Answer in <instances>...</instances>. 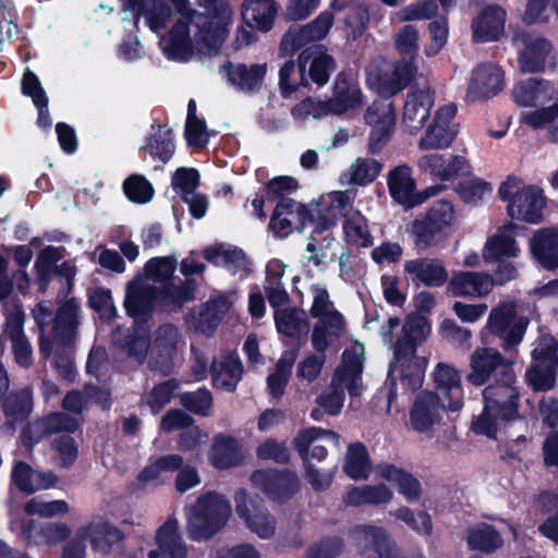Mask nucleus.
<instances>
[{
  "mask_svg": "<svg viewBox=\"0 0 558 558\" xmlns=\"http://www.w3.org/2000/svg\"><path fill=\"white\" fill-rule=\"evenodd\" d=\"M515 380L500 379L487 385L483 390L484 407L482 413L472 422L476 435L497 439L499 430H507L515 423L526 427V421L520 414L521 393Z\"/></svg>",
  "mask_w": 558,
  "mask_h": 558,
  "instance_id": "nucleus-1",
  "label": "nucleus"
},
{
  "mask_svg": "<svg viewBox=\"0 0 558 558\" xmlns=\"http://www.w3.org/2000/svg\"><path fill=\"white\" fill-rule=\"evenodd\" d=\"M337 69L336 59L324 44L305 47L294 60H287L279 71V88L282 97H290L300 87H308L310 82L325 86Z\"/></svg>",
  "mask_w": 558,
  "mask_h": 558,
  "instance_id": "nucleus-2",
  "label": "nucleus"
},
{
  "mask_svg": "<svg viewBox=\"0 0 558 558\" xmlns=\"http://www.w3.org/2000/svg\"><path fill=\"white\" fill-rule=\"evenodd\" d=\"M231 514L229 501L216 492L198 496L187 511V535L192 541L202 542L216 535L228 522Z\"/></svg>",
  "mask_w": 558,
  "mask_h": 558,
  "instance_id": "nucleus-3",
  "label": "nucleus"
},
{
  "mask_svg": "<svg viewBox=\"0 0 558 558\" xmlns=\"http://www.w3.org/2000/svg\"><path fill=\"white\" fill-rule=\"evenodd\" d=\"M498 196L507 203L511 219L537 225L543 220L546 197L542 189L527 185L518 177L509 175L498 189Z\"/></svg>",
  "mask_w": 558,
  "mask_h": 558,
  "instance_id": "nucleus-4",
  "label": "nucleus"
},
{
  "mask_svg": "<svg viewBox=\"0 0 558 558\" xmlns=\"http://www.w3.org/2000/svg\"><path fill=\"white\" fill-rule=\"evenodd\" d=\"M454 222L456 210L450 201L433 202L427 211L412 222L411 233L415 246L420 250L437 246L449 235Z\"/></svg>",
  "mask_w": 558,
  "mask_h": 558,
  "instance_id": "nucleus-5",
  "label": "nucleus"
},
{
  "mask_svg": "<svg viewBox=\"0 0 558 558\" xmlns=\"http://www.w3.org/2000/svg\"><path fill=\"white\" fill-rule=\"evenodd\" d=\"M197 3L205 9L204 13L196 11L197 41L209 53L216 54L229 34L232 21L230 4L225 0H197Z\"/></svg>",
  "mask_w": 558,
  "mask_h": 558,
  "instance_id": "nucleus-6",
  "label": "nucleus"
},
{
  "mask_svg": "<svg viewBox=\"0 0 558 558\" xmlns=\"http://www.w3.org/2000/svg\"><path fill=\"white\" fill-rule=\"evenodd\" d=\"M529 324L526 316L518 314V303L506 301L492 308L486 327L502 340V349L509 351L522 342Z\"/></svg>",
  "mask_w": 558,
  "mask_h": 558,
  "instance_id": "nucleus-7",
  "label": "nucleus"
},
{
  "mask_svg": "<svg viewBox=\"0 0 558 558\" xmlns=\"http://www.w3.org/2000/svg\"><path fill=\"white\" fill-rule=\"evenodd\" d=\"M470 367L465 379L475 387L485 385L492 376L494 381L515 380L513 363L494 348H476L471 354Z\"/></svg>",
  "mask_w": 558,
  "mask_h": 558,
  "instance_id": "nucleus-8",
  "label": "nucleus"
},
{
  "mask_svg": "<svg viewBox=\"0 0 558 558\" xmlns=\"http://www.w3.org/2000/svg\"><path fill=\"white\" fill-rule=\"evenodd\" d=\"M251 482L278 505L288 502L301 490V481L296 472L290 469H258L252 473Z\"/></svg>",
  "mask_w": 558,
  "mask_h": 558,
  "instance_id": "nucleus-9",
  "label": "nucleus"
},
{
  "mask_svg": "<svg viewBox=\"0 0 558 558\" xmlns=\"http://www.w3.org/2000/svg\"><path fill=\"white\" fill-rule=\"evenodd\" d=\"M387 184L391 198L407 209L423 204L445 189L441 184H435L421 192H416V183L412 177V170L407 165H400L390 170Z\"/></svg>",
  "mask_w": 558,
  "mask_h": 558,
  "instance_id": "nucleus-10",
  "label": "nucleus"
},
{
  "mask_svg": "<svg viewBox=\"0 0 558 558\" xmlns=\"http://www.w3.org/2000/svg\"><path fill=\"white\" fill-rule=\"evenodd\" d=\"M235 512L245 521L247 527L263 539L274 536L276 520L258 497L253 498L246 489L241 488L235 493Z\"/></svg>",
  "mask_w": 558,
  "mask_h": 558,
  "instance_id": "nucleus-11",
  "label": "nucleus"
},
{
  "mask_svg": "<svg viewBox=\"0 0 558 558\" xmlns=\"http://www.w3.org/2000/svg\"><path fill=\"white\" fill-rule=\"evenodd\" d=\"M78 427L77 421L64 412H51L27 422L21 432L22 445L32 450L43 439L58 433H74Z\"/></svg>",
  "mask_w": 558,
  "mask_h": 558,
  "instance_id": "nucleus-12",
  "label": "nucleus"
},
{
  "mask_svg": "<svg viewBox=\"0 0 558 558\" xmlns=\"http://www.w3.org/2000/svg\"><path fill=\"white\" fill-rule=\"evenodd\" d=\"M364 119L372 125L368 136V151L373 155L383 150L390 141L396 123V109L392 102L374 101L367 107Z\"/></svg>",
  "mask_w": 558,
  "mask_h": 558,
  "instance_id": "nucleus-13",
  "label": "nucleus"
},
{
  "mask_svg": "<svg viewBox=\"0 0 558 558\" xmlns=\"http://www.w3.org/2000/svg\"><path fill=\"white\" fill-rule=\"evenodd\" d=\"M457 106L449 104L440 107L420 138L418 147L423 150L448 148L458 135V126L453 123Z\"/></svg>",
  "mask_w": 558,
  "mask_h": 558,
  "instance_id": "nucleus-14",
  "label": "nucleus"
},
{
  "mask_svg": "<svg viewBox=\"0 0 558 558\" xmlns=\"http://www.w3.org/2000/svg\"><path fill=\"white\" fill-rule=\"evenodd\" d=\"M504 87V71L495 64L481 63L472 72L466 99L472 102L485 101L497 96Z\"/></svg>",
  "mask_w": 558,
  "mask_h": 558,
  "instance_id": "nucleus-15",
  "label": "nucleus"
},
{
  "mask_svg": "<svg viewBox=\"0 0 558 558\" xmlns=\"http://www.w3.org/2000/svg\"><path fill=\"white\" fill-rule=\"evenodd\" d=\"M445 411H448L447 404L441 403L438 393L423 390L417 393L410 410V424L415 432H428L440 422Z\"/></svg>",
  "mask_w": 558,
  "mask_h": 558,
  "instance_id": "nucleus-16",
  "label": "nucleus"
},
{
  "mask_svg": "<svg viewBox=\"0 0 558 558\" xmlns=\"http://www.w3.org/2000/svg\"><path fill=\"white\" fill-rule=\"evenodd\" d=\"M0 399V408L5 418V426L15 429L17 425L28 422L34 410V390L32 386L8 391Z\"/></svg>",
  "mask_w": 558,
  "mask_h": 558,
  "instance_id": "nucleus-17",
  "label": "nucleus"
},
{
  "mask_svg": "<svg viewBox=\"0 0 558 558\" xmlns=\"http://www.w3.org/2000/svg\"><path fill=\"white\" fill-rule=\"evenodd\" d=\"M435 92L430 87L411 90L403 107V124L410 134H416L430 117Z\"/></svg>",
  "mask_w": 558,
  "mask_h": 558,
  "instance_id": "nucleus-18",
  "label": "nucleus"
},
{
  "mask_svg": "<svg viewBox=\"0 0 558 558\" xmlns=\"http://www.w3.org/2000/svg\"><path fill=\"white\" fill-rule=\"evenodd\" d=\"M507 12L498 4L484 7L472 21V39L474 43L498 41L505 33Z\"/></svg>",
  "mask_w": 558,
  "mask_h": 558,
  "instance_id": "nucleus-19",
  "label": "nucleus"
},
{
  "mask_svg": "<svg viewBox=\"0 0 558 558\" xmlns=\"http://www.w3.org/2000/svg\"><path fill=\"white\" fill-rule=\"evenodd\" d=\"M417 165L422 171L440 181L470 173L468 160L458 155L427 154L418 159Z\"/></svg>",
  "mask_w": 558,
  "mask_h": 558,
  "instance_id": "nucleus-20",
  "label": "nucleus"
},
{
  "mask_svg": "<svg viewBox=\"0 0 558 558\" xmlns=\"http://www.w3.org/2000/svg\"><path fill=\"white\" fill-rule=\"evenodd\" d=\"M434 383L436 393L440 396L444 402H447L448 411H460L464 400L459 371L448 364L439 363L434 372Z\"/></svg>",
  "mask_w": 558,
  "mask_h": 558,
  "instance_id": "nucleus-21",
  "label": "nucleus"
},
{
  "mask_svg": "<svg viewBox=\"0 0 558 558\" xmlns=\"http://www.w3.org/2000/svg\"><path fill=\"white\" fill-rule=\"evenodd\" d=\"M156 549L148 551V558H186L187 546L179 532L175 518H168L157 530Z\"/></svg>",
  "mask_w": 558,
  "mask_h": 558,
  "instance_id": "nucleus-22",
  "label": "nucleus"
},
{
  "mask_svg": "<svg viewBox=\"0 0 558 558\" xmlns=\"http://www.w3.org/2000/svg\"><path fill=\"white\" fill-rule=\"evenodd\" d=\"M221 71L225 73L227 81L230 85L238 90L254 94L259 92L267 73V65L255 63L247 66L245 63H232L226 61L221 65Z\"/></svg>",
  "mask_w": 558,
  "mask_h": 558,
  "instance_id": "nucleus-23",
  "label": "nucleus"
},
{
  "mask_svg": "<svg viewBox=\"0 0 558 558\" xmlns=\"http://www.w3.org/2000/svg\"><path fill=\"white\" fill-rule=\"evenodd\" d=\"M532 258L548 271L558 269V228L536 230L529 241Z\"/></svg>",
  "mask_w": 558,
  "mask_h": 558,
  "instance_id": "nucleus-24",
  "label": "nucleus"
},
{
  "mask_svg": "<svg viewBox=\"0 0 558 558\" xmlns=\"http://www.w3.org/2000/svg\"><path fill=\"white\" fill-rule=\"evenodd\" d=\"M157 299H159L157 288L130 286L124 299L125 312L134 319L135 325L147 324L153 316Z\"/></svg>",
  "mask_w": 558,
  "mask_h": 558,
  "instance_id": "nucleus-25",
  "label": "nucleus"
},
{
  "mask_svg": "<svg viewBox=\"0 0 558 558\" xmlns=\"http://www.w3.org/2000/svg\"><path fill=\"white\" fill-rule=\"evenodd\" d=\"M404 271L417 281L428 288H440L449 279V274L439 258L418 257L407 260Z\"/></svg>",
  "mask_w": 558,
  "mask_h": 558,
  "instance_id": "nucleus-26",
  "label": "nucleus"
},
{
  "mask_svg": "<svg viewBox=\"0 0 558 558\" xmlns=\"http://www.w3.org/2000/svg\"><path fill=\"white\" fill-rule=\"evenodd\" d=\"M80 305L72 298L65 300L56 311L52 322V337L57 344L70 347L74 343L78 326Z\"/></svg>",
  "mask_w": 558,
  "mask_h": 558,
  "instance_id": "nucleus-27",
  "label": "nucleus"
},
{
  "mask_svg": "<svg viewBox=\"0 0 558 558\" xmlns=\"http://www.w3.org/2000/svg\"><path fill=\"white\" fill-rule=\"evenodd\" d=\"M554 95V84L538 77L521 81L512 89L513 100L520 107H535L550 100Z\"/></svg>",
  "mask_w": 558,
  "mask_h": 558,
  "instance_id": "nucleus-28",
  "label": "nucleus"
},
{
  "mask_svg": "<svg viewBox=\"0 0 558 558\" xmlns=\"http://www.w3.org/2000/svg\"><path fill=\"white\" fill-rule=\"evenodd\" d=\"M377 473L393 485L409 502L417 501L422 497V484L411 472L392 463H379Z\"/></svg>",
  "mask_w": 558,
  "mask_h": 558,
  "instance_id": "nucleus-29",
  "label": "nucleus"
},
{
  "mask_svg": "<svg viewBox=\"0 0 558 558\" xmlns=\"http://www.w3.org/2000/svg\"><path fill=\"white\" fill-rule=\"evenodd\" d=\"M77 536L82 538L89 537L92 548L106 555L124 538L123 532L118 526L105 520L92 522L80 529Z\"/></svg>",
  "mask_w": 558,
  "mask_h": 558,
  "instance_id": "nucleus-30",
  "label": "nucleus"
},
{
  "mask_svg": "<svg viewBox=\"0 0 558 558\" xmlns=\"http://www.w3.org/2000/svg\"><path fill=\"white\" fill-rule=\"evenodd\" d=\"M277 11L274 0H245L241 15L246 26L266 33L272 28Z\"/></svg>",
  "mask_w": 558,
  "mask_h": 558,
  "instance_id": "nucleus-31",
  "label": "nucleus"
},
{
  "mask_svg": "<svg viewBox=\"0 0 558 558\" xmlns=\"http://www.w3.org/2000/svg\"><path fill=\"white\" fill-rule=\"evenodd\" d=\"M492 291L490 276L487 274L461 271L448 282L447 293L451 296L487 295Z\"/></svg>",
  "mask_w": 558,
  "mask_h": 558,
  "instance_id": "nucleus-32",
  "label": "nucleus"
},
{
  "mask_svg": "<svg viewBox=\"0 0 558 558\" xmlns=\"http://www.w3.org/2000/svg\"><path fill=\"white\" fill-rule=\"evenodd\" d=\"M150 129L140 150L148 153L154 160L167 163L175 151L174 133L168 124H151Z\"/></svg>",
  "mask_w": 558,
  "mask_h": 558,
  "instance_id": "nucleus-33",
  "label": "nucleus"
},
{
  "mask_svg": "<svg viewBox=\"0 0 558 558\" xmlns=\"http://www.w3.org/2000/svg\"><path fill=\"white\" fill-rule=\"evenodd\" d=\"M344 326V317L338 310H332L327 317L319 319V322L314 325L311 337L314 350L325 355L332 339L341 337Z\"/></svg>",
  "mask_w": 558,
  "mask_h": 558,
  "instance_id": "nucleus-34",
  "label": "nucleus"
},
{
  "mask_svg": "<svg viewBox=\"0 0 558 558\" xmlns=\"http://www.w3.org/2000/svg\"><path fill=\"white\" fill-rule=\"evenodd\" d=\"M331 98L340 116L349 110L361 108L364 104L359 83L344 72L337 75Z\"/></svg>",
  "mask_w": 558,
  "mask_h": 558,
  "instance_id": "nucleus-35",
  "label": "nucleus"
},
{
  "mask_svg": "<svg viewBox=\"0 0 558 558\" xmlns=\"http://www.w3.org/2000/svg\"><path fill=\"white\" fill-rule=\"evenodd\" d=\"M178 280V284L175 279H172L157 289L159 301L172 310H181L186 303L193 302L196 299L198 288L197 281L194 278Z\"/></svg>",
  "mask_w": 558,
  "mask_h": 558,
  "instance_id": "nucleus-36",
  "label": "nucleus"
},
{
  "mask_svg": "<svg viewBox=\"0 0 558 558\" xmlns=\"http://www.w3.org/2000/svg\"><path fill=\"white\" fill-rule=\"evenodd\" d=\"M209 461L217 470H228L239 465L242 454L236 438L223 434L215 436L209 451Z\"/></svg>",
  "mask_w": 558,
  "mask_h": 558,
  "instance_id": "nucleus-37",
  "label": "nucleus"
},
{
  "mask_svg": "<svg viewBox=\"0 0 558 558\" xmlns=\"http://www.w3.org/2000/svg\"><path fill=\"white\" fill-rule=\"evenodd\" d=\"M553 49L549 40L538 37L525 41L519 53V66L522 73H541L546 69L547 58Z\"/></svg>",
  "mask_w": 558,
  "mask_h": 558,
  "instance_id": "nucleus-38",
  "label": "nucleus"
},
{
  "mask_svg": "<svg viewBox=\"0 0 558 558\" xmlns=\"http://www.w3.org/2000/svg\"><path fill=\"white\" fill-rule=\"evenodd\" d=\"M71 535V529L61 522L46 523L37 531L36 524L33 520L25 522L22 525V536L27 539L29 544L44 543L52 546L57 545Z\"/></svg>",
  "mask_w": 558,
  "mask_h": 558,
  "instance_id": "nucleus-39",
  "label": "nucleus"
},
{
  "mask_svg": "<svg viewBox=\"0 0 558 558\" xmlns=\"http://www.w3.org/2000/svg\"><path fill=\"white\" fill-rule=\"evenodd\" d=\"M242 372L241 361L231 355H227L220 362L215 359L209 368L213 386L229 392L236 389Z\"/></svg>",
  "mask_w": 558,
  "mask_h": 558,
  "instance_id": "nucleus-40",
  "label": "nucleus"
},
{
  "mask_svg": "<svg viewBox=\"0 0 558 558\" xmlns=\"http://www.w3.org/2000/svg\"><path fill=\"white\" fill-rule=\"evenodd\" d=\"M342 470L347 476L354 481H365L372 471V460L367 447L361 442L348 446Z\"/></svg>",
  "mask_w": 558,
  "mask_h": 558,
  "instance_id": "nucleus-41",
  "label": "nucleus"
},
{
  "mask_svg": "<svg viewBox=\"0 0 558 558\" xmlns=\"http://www.w3.org/2000/svg\"><path fill=\"white\" fill-rule=\"evenodd\" d=\"M466 544L471 550L492 554L504 545V539L494 525L483 522L468 530Z\"/></svg>",
  "mask_w": 558,
  "mask_h": 558,
  "instance_id": "nucleus-42",
  "label": "nucleus"
},
{
  "mask_svg": "<svg viewBox=\"0 0 558 558\" xmlns=\"http://www.w3.org/2000/svg\"><path fill=\"white\" fill-rule=\"evenodd\" d=\"M393 497V493L385 484L363 485L349 489L343 497V502L348 506L359 507L362 505H383L388 504Z\"/></svg>",
  "mask_w": 558,
  "mask_h": 558,
  "instance_id": "nucleus-43",
  "label": "nucleus"
},
{
  "mask_svg": "<svg viewBox=\"0 0 558 558\" xmlns=\"http://www.w3.org/2000/svg\"><path fill=\"white\" fill-rule=\"evenodd\" d=\"M63 250L64 248L62 247L48 245L37 254L34 269L36 272L38 290L41 293L47 291L51 278L56 271L57 264L63 257Z\"/></svg>",
  "mask_w": 558,
  "mask_h": 558,
  "instance_id": "nucleus-44",
  "label": "nucleus"
},
{
  "mask_svg": "<svg viewBox=\"0 0 558 558\" xmlns=\"http://www.w3.org/2000/svg\"><path fill=\"white\" fill-rule=\"evenodd\" d=\"M277 331L291 339L300 341L308 332L307 319L302 318L295 307L277 310L274 315Z\"/></svg>",
  "mask_w": 558,
  "mask_h": 558,
  "instance_id": "nucleus-45",
  "label": "nucleus"
},
{
  "mask_svg": "<svg viewBox=\"0 0 558 558\" xmlns=\"http://www.w3.org/2000/svg\"><path fill=\"white\" fill-rule=\"evenodd\" d=\"M322 39L310 23L302 26H290L281 38L280 53L284 57L292 56L296 51L311 46L310 44H317L316 41Z\"/></svg>",
  "mask_w": 558,
  "mask_h": 558,
  "instance_id": "nucleus-46",
  "label": "nucleus"
},
{
  "mask_svg": "<svg viewBox=\"0 0 558 558\" xmlns=\"http://www.w3.org/2000/svg\"><path fill=\"white\" fill-rule=\"evenodd\" d=\"M558 365L532 364L525 371V381L534 392H547L557 385Z\"/></svg>",
  "mask_w": 558,
  "mask_h": 558,
  "instance_id": "nucleus-47",
  "label": "nucleus"
},
{
  "mask_svg": "<svg viewBox=\"0 0 558 558\" xmlns=\"http://www.w3.org/2000/svg\"><path fill=\"white\" fill-rule=\"evenodd\" d=\"M343 233L348 244L356 247H371L374 239L368 230L367 219L356 211L343 221Z\"/></svg>",
  "mask_w": 558,
  "mask_h": 558,
  "instance_id": "nucleus-48",
  "label": "nucleus"
},
{
  "mask_svg": "<svg viewBox=\"0 0 558 558\" xmlns=\"http://www.w3.org/2000/svg\"><path fill=\"white\" fill-rule=\"evenodd\" d=\"M178 329L172 324L162 325L157 329L153 344V354L157 356V363L165 364L172 360L177 352Z\"/></svg>",
  "mask_w": 558,
  "mask_h": 558,
  "instance_id": "nucleus-49",
  "label": "nucleus"
},
{
  "mask_svg": "<svg viewBox=\"0 0 558 558\" xmlns=\"http://www.w3.org/2000/svg\"><path fill=\"white\" fill-rule=\"evenodd\" d=\"M150 342L151 339L148 327L136 325L133 330L124 336L121 348L129 357H134L142 363L147 356Z\"/></svg>",
  "mask_w": 558,
  "mask_h": 558,
  "instance_id": "nucleus-50",
  "label": "nucleus"
},
{
  "mask_svg": "<svg viewBox=\"0 0 558 558\" xmlns=\"http://www.w3.org/2000/svg\"><path fill=\"white\" fill-rule=\"evenodd\" d=\"M454 191L465 204L478 205L493 189L489 182L475 175H468L458 181Z\"/></svg>",
  "mask_w": 558,
  "mask_h": 558,
  "instance_id": "nucleus-51",
  "label": "nucleus"
},
{
  "mask_svg": "<svg viewBox=\"0 0 558 558\" xmlns=\"http://www.w3.org/2000/svg\"><path fill=\"white\" fill-rule=\"evenodd\" d=\"M184 459L178 453H169L158 457L155 461L148 463L138 473L140 482H150L159 477L161 473H174L182 469Z\"/></svg>",
  "mask_w": 558,
  "mask_h": 558,
  "instance_id": "nucleus-52",
  "label": "nucleus"
},
{
  "mask_svg": "<svg viewBox=\"0 0 558 558\" xmlns=\"http://www.w3.org/2000/svg\"><path fill=\"white\" fill-rule=\"evenodd\" d=\"M180 383L175 378H170L156 384L145 397V404L149 408L153 415L159 414L162 409L170 403Z\"/></svg>",
  "mask_w": 558,
  "mask_h": 558,
  "instance_id": "nucleus-53",
  "label": "nucleus"
},
{
  "mask_svg": "<svg viewBox=\"0 0 558 558\" xmlns=\"http://www.w3.org/2000/svg\"><path fill=\"white\" fill-rule=\"evenodd\" d=\"M180 404L189 412L199 415L209 416L213 411V395L203 387L195 391H185L178 395Z\"/></svg>",
  "mask_w": 558,
  "mask_h": 558,
  "instance_id": "nucleus-54",
  "label": "nucleus"
},
{
  "mask_svg": "<svg viewBox=\"0 0 558 558\" xmlns=\"http://www.w3.org/2000/svg\"><path fill=\"white\" fill-rule=\"evenodd\" d=\"M178 267V260L174 255L151 257L144 266L145 274L148 278L161 286L175 279L174 272Z\"/></svg>",
  "mask_w": 558,
  "mask_h": 558,
  "instance_id": "nucleus-55",
  "label": "nucleus"
},
{
  "mask_svg": "<svg viewBox=\"0 0 558 558\" xmlns=\"http://www.w3.org/2000/svg\"><path fill=\"white\" fill-rule=\"evenodd\" d=\"M125 196L135 204H146L154 196L151 183L142 174H131L123 182Z\"/></svg>",
  "mask_w": 558,
  "mask_h": 558,
  "instance_id": "nucleus-56",
  "label": "nucleus"
},
{
  "mask_svg": "<svg viewBox=\"0 0 558 558\" xmlns=\"http://www.w3.org/2000/svg\"><path fill=\"white\" fill-rule=\"evenodd\" d=\"M88 305L105 323L112 322L117 316L111 291L107 288L97 287L88 294Z\"/></svg>",
  "mask_w": 558,
  "mask_h": 558,
  "instance_id": "nucleus-57",
  "label": "nucleus"
},
{
  "mask_svg": "<svg viewBox=\"0 0 558 558\" xmlns=\"http://www.w3.org/2000/svg\"><path fill=\"white\" fill-rule=\"evenodd\" d=\"M199 172L195 168H178L171 178L172 189L180 194L182 201L195 193L199 185Z\"/></svg>",
  "mask_w": 558,
  "mask_h": 558,
  "instance_id": "nucleus-58",
  "label": "nucleus"
},
{
  "mask_svg": "<svg viewBox=\"0 0 558 558\" xmlns=\"http://www.w3.org/2000/svg\"><path fill=\"white\" fill-rule=\"evenodd\" d=\"M430 330L432 326L429 319L414 312L407 315L402 326V335L420 345L426 341Z\"/></svg>",
  "mask_w": 558,
  "mask_h": 558,
  "instance_id": "nucleus-59",
  "label": "nucleus"
},
{
  "mask_svg": "<svg viewBox=\"0 0 558 558\" xmlns=\"http://www.w3.org/2000/svg\"><path fill=\"white\" fill-rule=\"evenodd\" d=\"M396 518L418 534L428 536L433 532L432 517L424 510L415 514L411 508L403 506L397 510Z\"/></svg>",
  "mask_w": 558,
  "mask_h": 558,
  "instance_id": "nucleus-60",
  "label": "nucleus"
},
{
  "mask_svg": "<svg viewBox=\"0 0 558 558\" xmlns=\"http://www.w3.org/2000/svg\"><path fill=\"white\" fill-rule=\"evenodd\" d=\"M318 207L327 213L335 215L339 220L347 217L351 210V198L349 191H333L326 196L320 197Z\"/></svg>",
  "mask_w": 558,
  "mask_h": 558,
  "instance_id": "nucleus-61",
  "label": "nucleus"
},
{
  "mask_svg": "<svg viewBox=\"0 0 558 558\" xmlns=\"http://www.w3.org/2000/svg\"><path fill=\"white\" fill-rule=\"evenodd\" d=\"M396 48L402 59H415L418 51V31L414 25H404L396 38Z\"/></svg>",
  "mask_w": 558,
  "mask_h": 558,
  "instance_id": "nucleus-62",
  "label": "nucleus"
},
{
  "mask_svg": "<svg viewBox=\"0 0 558 558\" xmlns=\"http://www.w3.org/2000/svg\"><path fill=\"white\" fill-rule=\"evenodd\" d=\"M231 303L228 296L220 294L216 298L209 299L204 304V311L201 313L202 319L213 329H215L223 316L228 313Z\"/></svg>",
  "mask_w": 558,
  "mask_h": 558,
  "instance_id": "nucleus-63",
  "label": "nucleus"
},
{
  "mask_svg": "<svg viewBox=\"0 0 558 558\" xmlns=\"http://www.w3.org/2000/svg\"><path fill=\"white\" fill-rule=\"evenodd\" d=\"M344 548L343 538L325 536L308 548L307 558H336Z\"/></svg>",
  "mask_w": 558,
  "mask_h": 558,
  "instance_id": "nucleus-64",
  "label": "nucleus"
}]
</instances>
